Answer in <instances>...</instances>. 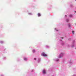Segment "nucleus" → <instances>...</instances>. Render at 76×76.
Segmentation results:
<instances>
[{"instance_id":"1","label":"nucleus","mask_w":76,"mask_h":76,"mask_svg":"<svg viewBox=\"0 0 76 76\" xmlns=\"http://www.w3.org/2000/svg\"><path fill=\"white\" fill-rule=\"evenodd\" d=\"M42 56H44V57H47V54H46L45 53H42Z\"/></svg>"},{"instance_id":"2","label":"nucleus","mask_w":76,"mask_h":76,"mask_svg":"<svg viewBox=\"0 0 76 76\" xmlns=\"http://www.w3.org/2000/svg\"><path fill=\"white\" fill-rule=\"evenodd\" d=\"M43 73L44 74H45V73H46V72H45V70L44 69L43 70Z\"/></svg>"},{"instance_id":"3","label":"nucleus","mask_w":76,"mask_h":76,"mask_svg":"<svg viewBox=\"0 0 76 76\" xmlns=\"http://www.w3.org/2000/svg\"><path fill=\"white\" fill-rule=\"evenodd\" d=\"M37 15L39 17L41 16V14L39 13Z\"/></svg>"},{"instance_id":"4","label":"nucleus","mask_w":76,"mask_h":76,"mask_svg":"<svg viewBox=\"0 0 76 76\" xmlns=\"http://www.w3.org/2000/svg\"><path fill=\"white\" fill-rule=\"evenodd\" d=\"M33 53H35V50H33Z\"/></svg>"},{"instance_id":"5","label":"nucleus","mask_w":76,"mask_h":76,"mask_svg":"<svg viewBox=\"0 0 76 76\" xmlns=\"http://www.w3.org/2000/svg\"><path fill=\"white\" fill-rule=\"evenodd\" d=\"M24 60H27V58H24Z\"/></svg>"},{"instance_id":"6","label":"nucleus","mask_w":76,"mask_h":76,"mask_svg":"<svg viewBox=\"0 0 76 76\" xmlns=\"http://www.w3.org/2000/svg\"><path fill=\"white\" fill-rule=\"evenodd\" d=\"M73 16V15H69V17H72Z\"/></svg>"},{"instance_id":"7","label":"nucleus","mask_w":76,"mask_h":76,"mask_svg":"<svg viewBox=\"0 0 76 76\" xmlns=\"http://www.w3.org/2000/svg\"><path fill=\"white\" fill-rule=\"evenodd\" d=\"M72 33H73V34H74V31H72Z\"/></svg>"},{"instance_id":"8","label":"nucleus","mask_w":76,"mask_h":76,"mask_svg":"<svg viewBox=\"0 0 76 76\" xmlns=\"http://www.w3.org/2000/svg\"><path fill=\"white\" fill-rule=\"evenodd\" d=\"M69 21V20L67 19L66 20V22H68Z\"/></svg>"},{"instance_id":"9","label":"nucleus","mask_w":76,"mask_h":76,"mask_svg":"<svg viewBox=\"0 0 76 76\" xmlns=\"http://www.w3.org/2000/svg\"><path fill=\"white\" fill-rule=\"evenodd\" d=\"M34 60H37V58H34Z\"/></svg>"},{"instance_id":"10","label":"nucleus","mask_w":76,"mask_h":76,"mask_svg":"<svg viewBox=\"0 0 76 76\" xmlns=\"http://www.w3.org/2000/svg\"><path fill=\"white\" fill-rule=\"evenodd\" d=\"M61 56H59V58H61Z\"/></svg>"},{"instance_id":"11","label":"nucleus","mask_w":76,"mask_h":76,"mask_svg":"<svg viewBox=\"0 0 76 76\" xmlns=\"http://www.w3.org/2000/svg\"><path fill=\"white\" fill-rule=\"evenodd\" d=\"M62 55H63V54H61V56H62Z\"/></svg>"},{"instance_id":"12","label":"nucleus","mask_w":76,"mask_h":76,"mask_svg":"<svg viewBox=\"0 0 76 76\" xmlns=\"http://www.w3.org/2000/svg\"><path fill=\"white\" fill-rule=\"evenodd\" d=\"M69 27H70V24H69Z\"/></svg>"},{"instance_id":"13","label":"nucleus","mask_w":76,"mask_h":76,"mask_svg":"<svg viewBox=\"0 0 76 76\" xmlns=\"http://www.w3.org/2000/svg\"><path fill=\"white\" fill-rule=\"evenodd\" d=\"M62 39H63V38L61 37Z\"/></svg>"},{"instance_id":"14","label":"nucleus","mask_w":76,"mask_h":76,"mask_svg":"<svg viewBox=\"0 0 76 76\" xmlns=\"http://www.w3.org/2000/svg\"><path fill=\"white\" fill-rule=\"evenodd\" d=\"M75 13H76V11H75Z\"/></svg>"},{"instance_id":"15","label":"nucleus","mask_w":76,"mask_h":76,"mask_svg":"<svg viewBox=\"0 0 76 76\" xmlns=\"http://www.w3.org/2000/svg\"><path fill=\"white\" fill-rule=\"evenodd\" d=\"M75 1H76V0H75Z\"/></svg>"}]
</instances>
